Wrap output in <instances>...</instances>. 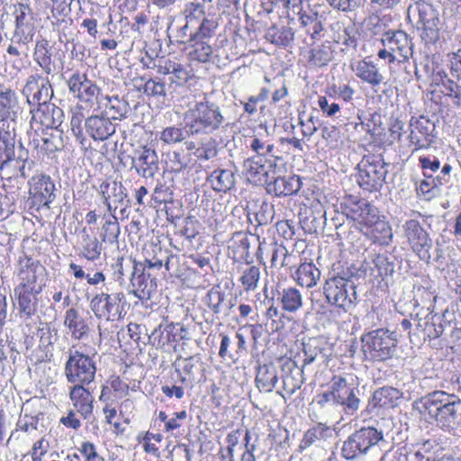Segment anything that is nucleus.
<instances>
[{
    "mask_svg": "<svg viewBox=\"0 0 461 461\" xmlns=\"http://www.w3.org/2000/svg\"><path fill=\"white\" fill-rule=\"evenodd\" d=\"M183 120L188 136L211 134L229 125L221 106L205 93L188 103Z\"/></svg>",
    "mask_w": 461,
    "mask_h": 461,
    "instance_id": "obj_1",
    "label": "nucleus"
},
{
    "mask_svg": "<svg viewBox=\"0 0 461 461\" xmlns=\"http://www.w3.org/2000/svg\"><path fill=\"white\" fill-rule=\"evenodd\" d=\"M417 405L444 431L461 429V399L457 395L438 390L421 397Z\"/></svg>",
    "mask_w": 461,
    "mask_h": 461,
    "instance_id": "obj_2",
    "label": "nucleus"
},
{
    "mask_svg": "<svg viewBox=\"0 0 461 461\" xmlns=\"http://www.w3.org/2000/svg\"><path fill=\"white\" fill-rule=\"evenodd\" d=\"M355 276L348 271L333 275L323 285L326 302L344 312L353 309L357 303Z\"/></svg>",
    "mask_w": 461,
    "mask_h": 461,
    "instance_id": "obj_3",
    "label": "nucleus"
},
{
    "mask_svg": "<svg viewBox=\"0 0 461 461\" xmlns=\"http://www.w3.org/2000/svg\"><path fill=\"white\" fill-rule=\"evenodd\" d=\"M386 443L382 429L373 426L361 427L343 442L340 449L341 456L347 460H355L367 455L373 448L381 447Z\"/></svg>",
    "mask_w": 461,
    "mask_h": 461,
    "instance_id": "obj_4",
    "label": "nucleus"
},
{
    "mask_svg": "<svg viewBox=\"0 0 461 461\" xmlns=\"http://www.w3.org/2000/svg\"><path fill=\"white\" fill-rule=\"evenodd\" d=\"M388 166L381 154L365 155L357 164V182L358 185L370 193L379 191L385 182Z\"/></svg>",
    "mask_w": 461,
    "mask_h": 461,
    "instance_id": "obj_5",
    "label": "nucleus"
},
{
    "mask_svg": "<svg viewBox=\"0 0 461 461\" xmlns=\"http://www.w3.org/2000/svg\"><path fill=\"white\" fill-rule=\"evenodd\" d=\"M363 351L375 361H385L396 352L397 339L387 329H376L362 335Z\"/></svg>",
    "mask_w": 461,
    "mask_h": 461,
    "instance_id": "obj_6",
    "label": "nucleus"
},
{
    "mask_svg": "<svg viewBox=\"0 0 461 461\" xmlns=\"http://www.w3.org/2000/svg\"><path fill=\"white\" fill-rule=\"evenodd\" d=\"M106 292L96 294L90 301L89 306L94 315L98 320L116 321L126 314V298L122 292L108 293V287L104 285Z\"/></svg>",
    "mask_w": 461,
    "mask_h": 461,
    "instance_id": "obj_7",
    "label": "nucleus"
},
{
    "mask_svg": "<svg viewBox=\"0 0 461 461\" xmlns=\"http://www.w3.org/2000/svg\"><path fill=\"white\" fill-rule=\"evenodd\" d=\"M95 361L92 357L72 347L65 364V375L68 383L89 384L95 380Z\"/></svg>",
    "mask_w": 461,
    "mask_h": 461,
    "instance_id": "obj_8",
    "label": "nucleus"
},
{
    "mask_svg": "<svg viewBox=\"0 0 461 461\" xmlns=\"http://www.w3.org/2000/svg\"><path fill=\"white\" fill-rule=\"evenodd\" d=\"M333 403L343 406L348 414H354L360 406L359 388L353 377L334 375L330 382Z\"/></svg>",
    "mask_w": 461,
    "mask_h": 461,
    "instance_id": "obj_9",
    "label": "nucleus"
},
{
    "mask_svg": "<svg viewBox=\"0 0 461 461\" xmlns=\"http://www.w3.org/2000/svg\"><path fill=\"white\" fill-rule=\"evenodd\" d=\"M69 94L78 102L92 107L101 102L103 97L101 88L88 78L86 73L75 71L67 80Z\"/></svg>",
    "mask_w": 461,
    "mask_h": 461,
    "instance_id": "obj_10",
    "label": "nucleus"
},
{
    "mask_svg": "<svg viewBox=\"0 0 461 461\" xmlns=\"http://www.w3.org/2000/svg\"><path fill=\"white\" fill-rule=\"evenodd\" d=\"M29 108L39 106L52 100L54 90L48 77L35 73L29 76L22 90Z\"/></svg>",
    "mask_w": 461,
    "mask_h": 461,
    "instance_id": "obj_11",
    "label": "nucleus"
},
{
    "mask_svg": "<svg viewBox=\"0 0 461 461\" xmlns=\"http://www.w3.org/2000/svg\"><path fill=\"white\" fill-rule=\"evenodd\" d=\"M14 16L15 28L11 42L25 47L32 41L35 32L33 13L27 4L19 3L14 5Z\"/></svg>",
    "mask_w": 461,
    "mask_h": 461,
    "instance_id": "obj_12",
    "label": "nucleus"
},
{
    "mask_svg": "<svg viewBox=\"0 0 461 461\" xmlns=\"http://www.w3.org/2000/svg\"><path fill=\"white\" fill-rule=\"evenodd\" d=\"M402 230L411 249L420 259L429 262L431 258L432 240L420 221L408 220L403 223Z\"/></svg>",
    "mask_w": 461,
    "mask_h": 461,
    "instance_id": "obj_13",
    "label": "nucleus"
},
{
    "mask_svg": "<svg viewBox=\"0 0 461 461\" xmlns=\"http://www.w3.org/2000/svg\"><path fill=\"white\" fill-rule=\"evenodd\" d=\"M410 133L408 140L412 151L428 149L436 140V125L429 119L421 116L419 119L411 118L409 124Z\"/></svg>",
    "mask_w": 461,
    "mask_h": 461,
    "instance_id": "obj_14",
    "label": "nucleus"
},
{
    "mask_svg": "<svg viewBox=\"0 0 461 461\" xmlns=\"http://www.w3.org/2000/svg\"><path fill=\"white\" fill-rule=\"evenodd\" d=\"M46 268L38 260L24 257L20 259L19 285H24L23 288L42 291L46 285Z\"/></svg>",
    "mask_w": 461,
    "mask_h": 461,
    "instance_id": "obj_15",
    "label": "nucleus"
},
{
    "mask_svg": "<svg viewBox=\"0 0 461 461\" xmlns=\"http://www.w3.org/2000/svg\"><path fill=\"white\" fill-rule=\"evenodd\" d=\"M30 184L29 199L32 206L37 209L41 206L50 208V203L56 199V187L51 177L47 175L35 176Z\"/></svg>",
    "mask_w": 461,
    "mask_h": 461,
    "instance_id": "obj_16",
    "label": "nucleus"
},
{
    "mask_svg": "<svg viewBox=\"0 0 461 461\" xmlns=\"http://www.w3.org/2000/svg\"><path fill=\"white\" fill-rule=\"evenodd\" d=\"M131 273V286L132 293L140 301H148L156 292V278L145 271V266L141 262L132 261Z\"/></svg>",
    "mask_w": 461,
    "mask_h": 461,
    "instance_id": "obj_17",
    "label": "nucleus"
},
{
    "mask_svg": "<svg viewBox=\"0 0 461 461\" xmlns=\"http://www.w3.org/2000/svg\"><path fill=\"white\" fill-rule=\"evenodd\" d=\"M131 169L144 178H154L159 170V160L155 149L147 146L140 147L133 151Z\"/></svg>",
    "mask_w": 461,
    "mask_h": 461,
    "instance_id": "obj_18",
    "label": "nucleus"
},
{
    "mask_svg": "<svg viewBox=\"0 0 461 461\" xmlns=\"http://www.w3.org/2000/svg\"><path fill=\"white\" fill-rule=\"evenodd\" d=\"M31 124L38 123L47 129H58L63 122V110L51 101L30 109Z\"/></svg>",
    "mask_w": 461,
    "mask_h": 461,
    "instance_id": "obj_19",
    "label": "nucleus"
},
{
    "mask_svg": "<svg viewBox=\"0 0 461 461\" xmlns=\"http://www.w3.org/2000/svg\"><path fill=\"white\" fill-rule=\"evenodd\" d=\"M382 42L393 52H398L402 60L399 63L405 64L410 57L413 56V43L409 35L403 31L388 32L384 34Z\"/></svg>",
    "mask_w": 461,
    "mask_h": 461,
    "instance_id": "obj_20",
    "label": "nucleus"
},
{
    "mask_svg": "<svg viewBox=\"0 0 461 461\" xmlns=\"http://www.w3.org/2000/svg\"><path fill=\"white\" fill-rule=\"evenodd\" d=\"M115 131V124L108 116L91 115L85 120V132L95 141L108 140Z\"/></svg>",
    "mask_w": 461,
    "mask_h": 461,
    "instance_id": "obj_21",
    "label": "nucleus"
},
{
    "mask_svg": "<svg viewBox=\"0 0 461 461\" xmlns=\"http://www.w3.org/2000/svg\"><path fill=\"white\" fill-rule=\"evenodd\" d=\"M77 239L80 257L92 262L101 258L104 248L94 231L85 227L77 233Z\"/></svg>",
    "mask_w": 461,
    "mask_h": 461,
    "instance_id": "obj_22",
    "label": "nucleus"
},
{
    "mask_svg": "<svg viewBox=\"0 0 461 461\" xmlns=\"http://www.w3.org/2000/svg\"><path fill=\"white\" fill-rule=\"evenodd\" d=\"M352 219L358 224L364 234H369V227L379 218L377 209L366 200H357L350 209Z\"/></svg>",
    "mask_w": 461,
    "mask_h": 461,
    "instance_id": "obj_23",
    "label": "nucleus"
},
{
    "mask_svg": "<svg viewBox=\"0 0 461 461\" xmlns=\"http://www.w3.org/2000/svg\"><path fill=\"white\" fill-rule=\"evenodd\" d=\"M100 188L104 203L110 212L115 211L119 206L128 207L130 200L127 199L126 188L121 182L104 183Z\"/></svg>",
    "mask_w": 461,
    "mask_h": 461,
    "instance_id": "obj_24",
    "label": "nucleus"
},
{
    "mask_svg": "<svg viewBox=\"0 0 461 461\" xmlns=\"http://www.w3.org/2000/svg\"><path fill=\"white\" fill-rule=\"evenodd\" d=\"M20 106L16 93L11 88L0 90V122L14 127Z\"/></svg>",
    "mask_w": 461,
    "mask_h": 461,
    "instance_id": "obj_25",
    "label": "nucleus"
},
{
    "mask_svg": "<svg viewBox=\"0 0 461 461\" xmlns=\"http://www.w3.org/2000/svg\"><path fill=\"white\" fill-rule=\"evenodd\" d=\"M86 384H74L70 388L69 399L76 411L85 419L90 420L93 416L94 397Z\"/></svg>",
    "mask_w": 461,
    "mask_h": 461,
    "instance_id": "obj_26",
    "label": "nucleus"
},
{
    "mask_svg": "<svg viewBox=\"0 0 461 461\" xmlns=\"http://www.w3.org/2000/svg\"><path fill=\"white\" fill-rule=\"evenodd\" d=\"M351 68L357 77L373 88L385 84V77L373 61L366 59L359 60L356 64L351 65Z\"/></svg>",
    "mask_w": 461,
    "mask_h": 461,
    "instance_id": "obj_27",
    "label": "nucleus"
},
{
    "mask_svg": "<svg viewBox=\"0 0 461 461\" xmlns=\"http://www.w3.org/2000/svg\"><path fill=\"white\" fill-rule=\"evenodd\" d=\"M33 57L46 75H53L58 72L59 66L52 58V46L49 41L41 39L36 42Z\"/></svg>",
    "mask_w": 461,
    "mask_h": 461,
    "instance_id": "obj_28",
    "label": "nucleus"
},
{
    "mask_svg": "<svg viewBox=\"0 0 461 461\" xmlns=\"http://www.w3.org/2000/svg\"><path fill=\"white\" fill-rule=\"evenodd\" d=\"M24 285H17L14 289V295L18 301V310L21 315L30 318L35 314L38 305V295L41 293L23 288Z\"/></svg>",
    "mask_w": 461,
    "mask_h": 461,
    "instance_id": "obj_29",
    "label": "nucleus"
},
{
    "mask_svg": "<svg viewBox=\"0 0 461 461\" xmlns=\"http://www.w3.org/2000/svg\"><path fill=\"white\" fill-rule=\"evenodd\" d=\"M15 128L7 125V129L0 127V170L9 167L14 156Z\"/></svg>",
    "mask_w": 461,
    "mask_h": 461,
    "instance_id": "obj_30",
    "label": "nucleus"
},
{
    "mask_svg": "<svg viewBox=\"0 0 461 461\" xmlns=\"http://www.w3.org/2000/svg\"><path fill=\"white\" fill-rule=\"evenodd\" d=\"M278 381V374L273 363L258 365L255 378V384L260 392H273Z\"/></svg>",
    "mask_w": 461,
    "mask_h": 461,
    "instance_id": "obj_31",
    "label": "nucleus"
},
{
    "mask_svg": "<svg viewBox=\"0 0 461 461\" xmlns=\"http://www.w3.org/2000/svg\"><path fill=\"white\" fill-rule=\"evenodd\" d=\"M64 325L69 330L71 337L75 339H81L89 331L86 321L75 308H69L65 312Z\"/></svg>",
    "mask_w": 461,
    "mask_h": 461,
    "instance_id": "obj_32",
    "label": "nucleus"
},
{
    "mask_svg": "<svg viewBox=\"0 0 461 461\" xmlns=\"http://www.w3.org/2000/svg\"><path fill=\"white\" fill-rule=\"evenodd\" d=\"M207 180L214 191L227 193L234 187L236 176L231 169L217 168L211 173Z\"/></svg>",
    "mask_w": 461,
    "mask_h": 461,
    "instance_id": "obj_33",
    "label": "nucleus"
},
{
    "mask_svg": "<svg viewBox=\"0 0 461 461\" xmlns=\"http://www.w3.org/2000/svg\"><path fill=\"white\" fill-rule=\"evenodd\" d=\"M273 166V158L252 156L244 160L243 170L249 177L261 181L267 177V168Z\"/></svg>",
    "mask_w": 461,
    "mask_h": 461,
    "instance_id": "obj_34",
    "label": "nucleus"
},
{
    "mask_svg": "<svg viewBox=\"0 0 461 461\" xmlns=\"http://www.w3.org/2000/svg\"><path fill=\"white\" fill-rule=\"evenodd\" d=\"M283 389L289 394H294L303 384V370L294 362H288L284 366Z\"/></svg>",
    "mask_w": 461,
    "mask_h": 461,
    "instance_id": "obj_35",
    "label": "nucleus"
},
{
    "mask_svg": "<svg viewBox=\"0 0 461 461\" xmlns=\"http://www.w3.org/2000/svg\"><path fill=\"white\" fill-rule=\"evenodd\" d=\"M299 21L306 33L310 34L313 40L317 39L324 30L323 16L312 9L302 10L299 13Z\"/></svg>",
    "mask_w": 461,
    "mask_h": 461,
    "instance_id": "obj_36",
    "label": "nucleus"
},
{
    "mask_svg": "<svg viewBox=\"0 0 461 461\" xmlns=\"http://www.w3.org/2000/svg\"><path fill=\"white\" fill-rule=\"evenodd\" d=\"M133 81L135 82V87L139 91H142L147 96L164 98L167 95L166 85L158 77L146 78L145 77H140L133 78Z\"/></svg>",
    "mask_w": 461,
    "mask_h": 461,
    "instance_id": "obj_37",
    "label": "nucleus"
},
{
    "mask_svg": "<svg viewBox=\"0 0 461 461\" xmlns=\"http://www.w3.org/2000/svg\"><path fill=\"white\" fill-rule=\"evenodd\" d=\"M402 397V393L391 386H384L375 390L372 396V403L374 406L391 409L398 404V401Z\"/></svg>",
    "mask_w": 461,
    "mask_h": 461,
    "instance_id": "obj_38",
    "label": "nucleus"
},
{
    "mask_svg": "<svg viewBox=\"0 0 461 461\" xmlns=\"http://www.w3.org/2000/svg\"><path fill=\"white\" fill-rule=\"evenodd\" d=\"M273 191L276 196H287L296 194L302 188V180L299 176L288 177L279 176L272 183Z\"/></svg>",
    "mask_w": 461,
    "mask_h": 461,
    "instance_id": "obj_39",
    "label": "nucleus"
},
{
    "mask_svg": "<svg viewBox=\"0 0 461 461\" xmlns=\"http://www.w3.org/2000/svg\"><path fill=\"white\" fill-rule=\"evenodd\" d=\"M277 301L281 303L282 309L287 312H295L303 306L302 294L294 287H287L279 291Z\"/></svg>",
    "mask_w": 461,
    "mask_h": 461,
    "instance_id": "obj_40",
    "label": "nucleus"
},
{
    "mask_svg": "<svg viewBox=\"0 0 461 461\" xmlns=\"http://www.w3.org/2000/svg\"><path fill=\"white\" fill-rule=\"evenodd\" d=\"M265 38L267 41L278 47L289 46L294 39V32L291 27L276 25L267 29Z\"/></svg>",
    "mask_w": 461,
    "mask_h": 461,
    "instance_id": "obj_41",
    "label": "nucleus"
},
{
    "mask_svg": "<svg viewBox=\"0 0 461 461\" xmlns=\"http://www.w3.org/2000/svg\"><path fill=\"white\" fill-rule=\"evenodd\" d=\"M332 59V42L326 41L310 50L308 62L311 66L321 68L327 66Z\"/></svg>",
    "mask_w": 461,
    "mask_h": 461,
    "instance_id": "obj_42",
    "label": "nucleus"
},
{
    "mask_svg": "<svg viewBox=\"0 0 461 461\" xmlns=\"http://www.w3.org/2000/svg\"><path fill=\"white\" fill-rule=\"evenodd\" d=\"M321 277L320 269L313 263L301 264L295 272L294 279L303 287H312Z\"/></svg>",
    "mask_w": 461,
    "mask_h": 461,
    "instance_id": "obj_43",
    "label": "nucleus"
},
{
    "mask_svg": "<svg viewBox=\"0 0 461 461\" xmlns=\"http://www.w3.org/2000/svg\"><path fill=\"white\" fill-rule=\"evenodd\" d=\"M240 277L239 281L240 282L243 289L246 292L255 291L259 283V279L261 276L260 268L257 266L251 265V263H245L244 267H240Z\"/></svg>",
    "mask_w": 461,
    "mask_h": 461,
    "instance_id": "obj_44",
    "label": "nucleus"
},
{
    "mask_svg": "<svg viewBox=\"0 0 461 461\" xmlns=\"http://www.w3.org/2000/svg\"><path fill=\"white\" fill-rule=\"evenodd\" d=\"M330 432L329 427L322 423H319L316 426H313L307 429L303 438L300 441L299 444V452H303L306 448L316 445L318 442H320L322 439H325L328 437V433Z\"/></svg>",
    "mask_w": 461,
    "mask_h": 461,
    "instance_id": "obj_45",
    "label": "nucleus"
},
{
    "mask_svg": "<svg viewBox=\"0 0 461 461\" xmlns=\"http://www.w3.org/2000/svg\"><path fill=\"white\" fill-rule=\"evenodd\" d=\"M440 19H434L416 25L420 37L425 45L435 44L440 37Z\"/></svg>",
    "mask_w": 461,
    "mask_h": 461,
    "instance_id": "obj_46",
    "label": "nucleus"
},
{
    "mask_svg": "<svg viewBox=\"0 0 461 461\" xmlns=\"http://www.w3.org/2000/svg\"><path fill=\"white\" fill-rule=\"evenodd\" d=\"M358 36L359 32L356 26L348 25L337 33L335 42L345 47L342 50L355 51L358 45Z\"/></svg>",
    "mask_w": 461,
    "mask_h": 461,
    "instance_id": "obj_47",
    "label": "nucleus"
},
{
    "mask_svg": "<svg viewBox=\"0 0 461 461\" xmlns=\"http://www.w3.org/2000/svg\"><path fill=\"white\" fill-rule=\"evenodd\" d=\"M436 317V314L432 315L429 313L423 320H419L416 325L417 330L422 335L424 339H437L442 335V327L438 326Z\"/></svg>",
    "mask_w": 461,
    "mask_h": 461,
    "instance_id": "obj_48",
    "label": "nucleus"
},
{
    "mask_svg": "<svg viewBox=\"0 0 461 461\" xmlns=\"http://www.w3.org/2000/svg\"><path fill=\"white\" fill-rule=\"evenodd\" d=\"M104 99L106 100L105 109L111 114V120H122L126 117L130 110L127 101L119 98L118 95H105Z\"/></svg>",
    "mask_w": 461,
    "mask_h": 461,
    "instance_id": "obj_49",
    "label": "nucleus"
},
{
    "mask_svg": "<svg viewBox=\"0 0 461 461\" xmlns=\"http://www.w3.org/2000/svg\"><path fill=\"white\" fill-rule=\"evenodd\" d=\"M249 248L250 242L249 237L245 234L237 233L232 244L233 257L236 258V261L252 263Z\"/></svg>",
    "mask_w": 461,
    "mask_h": 461,
    "instance_id": "obj_50",
    "label": "nucleus"
},
{
    "mask_svg": "<svg viewBox=\"0 0 461 461\" xmlns=\"http://www.w3.org/2000/svg\"><path fill=\"white\" fill-rule=\"evenodd\" d=\"M188 55L192 60L207 62L212 54L210 41L195 39L188 47Z\"/></svg>",
    "mask_w": 461,
    "mask_h": 461,
    "instance_id": "obj_51",
    "label": "nucleus"
},
{
    "mask_svg": "<svg viewBox=\"0 0 461 461\" xmlns=\"http://www.w3.org/2000/svg\"><path fill=\"white\" fill-rule=\"evenodd\" d=\"M411 11L418 14L417 24L439 18L438 9L426 1H419L416 2L414 5H411L408 8V12L410 13Z\"/></svg>",
    "mask_w": 461,
    "mask_h": 461,
    "instance_id": "obj_52",
    "label": "nucleus"
},
{
    "mask_svg": "<svg viewBox=\"0 0 461 461\" xmlns=\"http://www.w3.org/2000/svg\"><path fill=\"white\" fill-rule=\"evenodd\" d=\"M248 147L256 153V157H265L269 158H276L274 154L275 146L267 140H264L258 135L251 136L249 140Z\"/></svg>",
    "mask_w": 461,
    "mask_h": 461,
    "instance_id": "obj_53",
    "label": "nucleus"
},
{
    "mask_svg": "<svg viewBox=\"0 0 461 461\" xmlns=\"http://www.w3.org/2000/svg\"><path fill=\"white\" fill-rule=\"evenodd\" d=\"M375 268L378 272V276L384 279L393 276L395 269V259L392 256L386 254H378L373 258Z\"/></svg>",
    "mask_w": 461,
    "mask_h": 461,
    "instance_id": "obj_54",
    "label": "nucleus"
},
{
    "mask_svg": "<svg viewBox=\"0 0 461 461\" xmlns=\"http://www.w3.org/2000/svg\"><path fill=\"white\" fill-rule=\"evenodd\" d=\"M416 451L414 453L415 461H433L434 449L438 447L435 440L426 439L416 443Z\"/></svg>",
    "mask_w": 461,
    "mask_h": 461,
    "instance_id": "obj_55",
    "label": "nucleus"
},
{
    "mask_svg": "<svg viewBox=\"0 0 461 461\" xmlns=\"http://www.w3.org/2000/svg\"><path fill=\"white\" fill-rule=\"evenodd\" d=\"M120 226L116 217L107 220L102 227L101 239L104 243L114 244L118 242Z\"/></svg>",
    "mask_w": 461,
    "mask_h": 461,
    "instance_id": "obj_56",
    "label": "nucleus"
},
{
    "mask_svg": "<svg viewBox=\"0 0 461 461\" xmlns=\"http://www.w3.org/2000/svg\"><path fill=\"white\" fill-rule=\"evenodd\" d=\"M224 301L225 294L215 288L209 290L204 299L205 304L214 314H220L223 312L226 305Z\"/></svg>",
    "mask_w": 461,
    "mask_h": 461,
    "instance_id": "obj_57",
    "label": "nucleus"
},
{
    "mask_svg": "<svg viewBox=\"0 0 461 461\" xmlns=\"http://www.w3.org/2000/svg\"><path fill=\"white\" fill-rule=\"evenodd\" d=\"M255 208L253 213L256 227L267 225L272 222L275 215L274 206L271 203L263 202L258 207Z\"/></svg>",
    "mask_w": 461,
    "mask_h": 461,
    "instance_id": "obj_58",
    "label": "nucleus"
},
{
    "mask_svg": "<svg viewBox=\"0 0 461 461\" xmlns=\"http://www.w3.org/2000/svg\"><path fill=\"white\" fill-rule=\"evenodd\" d=\"M188 135L185 127L168 126L160 132V140L167 145H173L182 142Z\"/></svg>",
    "mask_w": 461,
    "mask_h": 461,
    "instance_id": "obj_59",
    "label": "nucleus"
},
{
    "mask_svg": "<svg viewBox=\"0 0 461 461\" xmlns=\"http://www.w3.org/2000/svg\"><path fill=\"white\" fill-rule=\"evenodd\" d=\"M424 177L417 187V193L419 195H422L425 200H430L436 195L438 187L442 185L436 181V176L426 175Z\"/></svg>",
    "mask_w": 461,
    "mask_h": 461,
    "instance_id": "obj_60",
    "label": "nucleus"
},
{
    "mask_svg": "<svg viewBox=\"0 0 461 461\" xmlns=\"http://www.w3.org/2000/svg\"><path fill=\"white\" fill-rule=\"evenodd\" d=\"M172 330L173 327L171 325L165 327L158 325L149 335V342L157 348L164 347L170 341Z\"/></svg>",
    "mask_w": 461,
    "mask_h": 461,
    "instance_id": "obj_61",
    "label": "nucleus"
},
{
    "mask_svg": "<svg viewBox=\"0 0 461 461\" xmlns=\"http://www.w3.org/2000/svg\"><path fill=\"white\" fill-rule=\"evenodd\" d=\"M218 27V23L214 19L203 18L198 28L194 31V39L208 41L213 37Z\"/></svg>",
    "mask_w": 461,
    "mask_h": 461,
    "instance_id": "obj_62",
    "label": "nucleus"
},
{
    "mask_svg": "<svg viewBox=\"0 0 461 461\" xmlns=\"http://www.w3.org/2000/svg\"><path fill=\"white\" fill-rule=\"evenodd\" d=\"M184 14L187 23H199L206 18L204 5L198 2H189L185 5Z\"/></svg>",
    "mask_w": 461,
    "mask_h": 461,
    "instance_id": "obj_63",
    "label": "nucleus"
},
{
    "mask_svg": "<svg viewBox=\"0 0 461 461\" xmlns=\"http://www.w3.org/2000/svg\"><path fill=\"white\" fill-rule=\"evenodd\" d=\"M366 235L370 236L374 240L380 241L381 240L392 238L393 234L389 224L379 217L378 220L369 227V234Z\"/></svg>",
    "mask_w": 461,
    "mask_h": 461,
    "instance_id": "obj_64",
    "label": "nucleus"
}]
</instances>
